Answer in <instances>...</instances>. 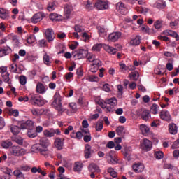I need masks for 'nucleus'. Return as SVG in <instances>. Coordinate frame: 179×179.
I'll return each mask as SVG.
<instances>
[{
  "mask_svg": "<svg viewBox=\"0 0 179 179\" xmlns=\"http://www.w3.org/2000/svg\"><path fill=\"white\" fill-rule=\"evenodd\" d=\"M52 106L59 113H64V109L62 108V101L61 100V95L59 92H57L54 95V101L52 102Z\"/></svg>",
  "mask_w": 179,
  "mask_h": 179,
  "instance_id": "1",
  "label": "nucleus"
},
{
  "mask_svg": "<svg viewBox=\"0 0 179 179\" xmlns=\"http://www.w3.org/2000/svg\"><path fill=\"white\" fill-rule=\"evenodd\" d=\"M10 152L13 156H24L26 155V150L19 145H13L10 148Z\"/></svg>",
  "mask_w": 179,
  "mask_h": 179,
  "instance_id": "2",
  "label": "nucleus"
},
{
  "mask_svg": "<svg viewBox=\"0 0 179 179\" xmlns=\"http://www.w3.org/2000/svg\"><path fill=\"white\" fill-rule=\"evenodd\" d=\"M31 150L35 153H41V155H43L45 157H48V150L47 148H41V145H33Z\"/></svg>",
  "mask_w": 179,
  "mask_h": 179,
  "instance_id": "3",
  "label": "nucleus"
},
{
  "mask_svg": "<svg viewBox=\"0 0 179 179\" xmlns=\"http://www.w3.org/2000/svg\"><path fill=\"white\" fill-rule=\"evenodd\" d=\"M95 101L98 106L101 107V108H106L108 113H114V111H115V106L113 105L106 106V103H104V101L103 99H96Z\"/></svg>",
  "mask_w": 179,
  "mask_h": 179,
  "instance_id": "4",
  "label": "nucleus"
},
{
  "mask_svg": "<svg viewBox=\"0 0 179 179\" xmlns=\"http://www.w3.org/2000/svg\"><path fill=\"white\" fill-rule=\"evenodd\" d=\"M152 141L148 138H144L143 141L140 144V148L144 152H149L152 150Z\"/></svg>",
  "mask_w": 179,
  "mask_h": 179,
  "instance_id": "5",
  "label": "nucleus"
},
{
  "mask_svg": "<svg viewBox=\"0 0 179 179\" xmlns=\"http://www.w3.org/2000/svg\"><path fill=\"white\" fill-rule=\"evenodd\" d=\"M45 36L48 43H52V41L55 39L54 30L51 28H48L45 31Z\"/></svg>",
  "mask_w": 179,
  "mask_h": 179,
  "instance_id": "6",
  "label": "nucleus"
},
{
  "mask_svg": "<svg viewBox=\"0 0 179 179\" xmlns=\"http://www.w3.org/2000/svg\"><path fill=\"white\" fill-rule=\"evenodd\" d=\"M89 52L87 50L84 49H79L76 51V54L74 55V57L76 59H82L83 58H86Z\"/></svg>",
  "mask_w": 179,
  "mask_h": 179,
  "instance_id": "7",
  "label": "nucleus"
},
{
  "mask_svg": "<svg viewBox=\"0 0 179 179\" xmlns=\"http://www.w3.org/2000/svg\"><path fill=\"white\" fill-rule=\"evenodd\" d=\"M30 101L34 106H38V107L44 106V100L38 96H32Z\"/></svg>",
  "mask_w": 179,
  "mask_h": 179,
  "instance_id": "8",
  "label": "nucleus"
},
{
  "mask_svg": "<svg viewBox=\"0 0 179 179\" xmlns=\"http://www.w3.org/2000/svg\"><path fill=\"white\" fill-rule=\"evenodd\" d=\"M159 117L163 121H166L167 122H170L171 121V115H170V112L166 110H162L159 113Z\"/></svg>",
  "mask_w": 179,
  "mask_h": 179,
  "instance_id": "9",
  "label": "nucleus"
},
{
  "mask_svg": "<svg viewBox=\"0 0 179 179\" xmlns=\"http://www.w3.org/2000/svg\"><path fill=\"white\" fill-rule=\"evenodd\" d=\"M93 153H94V150L92 149V145L89 144H86L85 145V150H84V157L85 159H90Z\"/></svg>",
  "mask_w": 179,
  "mask_h": 179,
  "instance_id": "10",
  "label": "nucleus"
},
{
  "mask_svg": "<svg viewBox=\"0 0 179 179\" xmlns=\"http://www.w3.org/2000/svg\"><path fill=\"white\" fill-rule=\"evenodd\" d=\"M20 127L22 129H29L33 131L34 129V122L31 120H27L21 124Z\"/></svg>",
  "mask_w": 179,
  "mask_h": 179,
  "instance_id": "11",
  "label": "nucleus"
},
{
  "mask_svg": "<svg viewBox=\"0 0 179 179\" xmlns=\"http://www.w3.org/2000/svg\"><path fill=\"white\" fill-rule=\"evenodd\" d=\"M43 17H45L44 13H38L33 15L31 18V23H38V22H41V20H43Z\"/></svg>",
  "mask_w": 179,
  "mask_h": 179,
  "instance_id": "12",
  "label": "nucleus"
},
{
  "mask_svg": "<svg viewBox=\"0 0 179 179\" xmlns=\"http://www.w3.org/2000/svg\"><path fill=\"white\" fill-rule=\"evenodd\" d=\"M94 6L99 10H104L105 9H108V4H107V3L106 1H103L101 0H98L95 3Z\"/></svg>",
  "mask_w": 179,
  "mask_h": 179,
  "instance_id": "13",
  "label": "nucleus"
},
{
  "mask_svg": "<svg viewBox=\"0 0 179 179\" xmlns=\"http://www.w3.org/2000/svg\"><path fill=\"white\" fill-rule=\"evenodd\" d=\"M116 10L121 15H127L128 13V9L125 8L124 3H117L116 5Z\"/></svg>",
  "mask_w": 179,
  "mask_h": 179,
  "instance_id": "14",
  "label": "nucleus"
},
{
  "mask_svg": "<svg viewBox=\"0 0 179 179\" xmlns=\"http://www.w3.org/2000/svg\"><path fill=\"white\" fill-rule=\"evenodd\" d=\"M121 32H113L109 34L108 37V41H111L112 43H115L117 40L121 37Z\"/></svg>",
  "mask_w": 179,
  "mask_h": 179,
  "instance_id": "15",
  "label": "nucleus"
},
{
  "mask_svg": "<svg viewBox=\"0 0 179 179\" xmlns=\"http://www.w3.org/2000/svg\"><path fill=\"white\" fill-rule=\"evenodd\" d=\"M34 145H40L41 149H47L50 145H51V143L48 141V139L43 138L40 140V143L38 144Z\"/></svg>",
  "mask_w": 179,
  "mask_h": 179,
  "instance_id": "16",
  "label": "nucleus"
},
{
  "mask_svg": "<svg viewBox=\"0 0 179 179\" xmlns=\"http://www.w3.org/2000/svg\"><path fill=\"white\" fill-rule=\"evenodd\" d=\"M64 141H65V139L62 140L59 138H57L55 140V146L57 148V150H62L64 148Z\"/></svg>",
  "mask_w": 179,
  "mask_h": 179,
  "instance_id": "17",
  "label": "nucleus"
},
{
  "mask_svg": "<svg viewBox=\"0 0 179 179\" xmlns=\"http://www.w3.org/2000/svg\"><path fill=\"white\" fill-rule=\"evenodd\" d=\"M143 169H145V167L143 166V164L141 163L134 164L133 165V170L135 173H142Z\"/></svg>",
  "mask_w": 179,
  "mask_h": 179,
  "instance_id": "18",
  "label": "nucleus"
},
{
  "mask_svg": "<svg viewBox=\"0 0 179 179\" xmlns=\"http://www.w3.org/2000/svg\"><path fill=\"white\" fill-rule=\"evenodd\" d=\"M164 33L166 34V36H170L171 37H173L174 38H176V41H179V36L176 31L171 30H166L164 31Z\"/></svg>",
  "mask_w": 179,
  "mask_h": 179,
  "instance_id": "19",
  "label": "nucleus"
},
{
  "mask_svg": "<svg viewBox=\"0 0 179 179\" xmlns=\"http://www.w3.org/2000/svg\"><path fill=\"white\" fill-rule=\"evenodd\" d=\"M169 132L171 135H176L177 134V125L174 123H171L168 126Z\"/></svg>",
  "mask_w": 179,
  "mask_h": 179,
  "instance_id": "20",
  "label": "nucleus"
},
{
  "mask_svg": "<svg viewBox=\"0 0 179 179\" xmlns=\"http://www.w3.org/2000/svg\"><path fill=\"white\" fill-rule=\"evenodd\" d=\"M103 104H109V106H117L118 104V101L116 98L113 97L109 99H106L103 102Z\"/></svg>",
  "mask_w": 179,
  "mask_h": 179,
  "instance_id": "21",
  "label": "nucleus"
},
{
  "mask_svg": "<svg viewBox=\"0 0 179 179\" xmlns=\"http://www.w3.org/2000/svg\"><path fill=\"white\" fill-rule=\"evenodd\" d=\"M36 92L40 94H44L45 93V87L43 83H38L36 85Z\"/></svg>",
  "mask_w": 179,
  "mask_h": 179,
  "instance_id": "22",
  "label": "nucleus"
},
{
  "mask_svg": "<svg viewBox=\"0 0 179 179\" xmlns=\"http://www.w3.org/2000/svg\"><path fill=\"white\" fill-rule=\"evenodd\" d=\"M104 50L107 51L109 54H116L117 53V49L114 48L113 47L109 46L108 45H104L103 44V46Z\"/></svg>",
  "mask_w": 179,
  "mask_h": 179,
  "instance_id": "23",
  "label": "nucleus"
},
{
  "mask_svg": "<svg viewBox=\"0 0 179 179\" xmlns=\"http://www.w3.org/2000/svg\"><path fill=\"white\" fill-rule=\"evenodd\" d=\"M141 44V36L139 35L136 36L135 38L130 41V45H139Z\"/></svg>",
  "mask_w": 179,
  "mask_h": 179,
  "instance_id": "24",
  "label": "nucleus"
},
{
  "mask_svg": "<svg viewBox=\"0 0 179 179\" xmlns=\"http://www.w3.org/2000/svg\"><path fill=\"white\" fill-rule=\"evenodd\" d=\"M10 52H12V49H10L9 47H8L6 49L0 48V57H5V55H8V54H10Z\"/></svg>",
  "mask_w": 179,
  "mask_h": 179,
  "instance_id": "25",
  "label": "nucleus"
},
{
  "mask_svg": "<svg viewBox=\"0 0 179 179\" xmlns=\"http://www.w3.org/2000/svg\"><path fill=\"white\" fill-rule=\"evenodd\" d=\"M71 13H72V7L70 6H66L64 7V16L66 19H69L71 17Z\"/></svg>",
  "mask_w": 179,
  "mask_h": 179,
  "instance_id": "26",
  "label": "nucleus"
},
{
  "mask_svg": "<svg viewBox=\"0 0 179 179\" xmlns=\"http://www.w3.org/2000/svg\"><path fill=\"white\" fill-rule=\"evenodd\" d=\"M13 145L12 141L9 140H5L1 142V146H2L3 149H9V148H10V146Z\"/></svg>",
  "mask_w": 179,
  "mask_h": 179,
  "instance_id": "27",
  "label": "nucleus"
},
{
  "mask_svg": "<svg viewBox=\"0 0 179 179\" xmlns=\"http://www.w3.org/2000/svg\"><path fill=\"white\" fill-rule=\"evenodd\" d=\"M116 134L118 136H124L125 135V128L124 126H119L116 129Z\"/></svg>",
  "mask_w": 179,
  "mask_h": 179,
  "instance_id": "28",
  "label": "nucleus"
},
{
  "mask_svg": "<svg viewBox=\"0 0 179 179\" xmlns=\"http://www.w3.org/2000/svg\"><path fill=\"white\" fill-rule=\"evenodd\" d=\"M140 129L143 134V135H148V134L150 132V129L145 124H141L140 126Z\"/></svg>",
  "mask_w": 179,
  "mask_h": 179,
  "instance_id": "29",
  "label": "nucleus"
},
{
  "mask_svg": "<svg viewBox=\"0 0 179 179\" xmlns=\"http://www.w3.org/2000/svg\"><path fill=\"white\" fill-rule=\"evenodd\" d=\"M9 16V12L3 8H0V18L1 19H6V17H8Z\"/></svg>",
  "mask_w": 179,
  "mask_h": 179,
  "instance_id": "30",
  "label": "nucleus"
},
{
  "mask_svg": "<svg viewBox=\"0 0 179 179\" xmlns=\"http://www.w3.org/2000/svg\"><path fill=\"white\" fill-rule=\"evenodd\" d=\"M43 135L46 138H52L54 137V131L52 129H45L43 131Z\"/></svg>",
  "mask_w": 179,
  "mask_h": 179,
  "instance_id": "31",
  "label": "nucleus"
},
{
  "mask_svg": "<svg viewBox=\"0 0 179 179\" xmlns=\"http://www.w3.org/2000/svg\"><path fill=\"white\" fill-rule=\"evenodd\" d=\"M90 171H96V173H100V168L96 164H91L88 167Z\"/></svg>",
  "mask_w": 179,
  "mask_h": 179,
  "instance_id": "32",
  "label": "nucleus"
},
{
  "mask_svg": "<svg viewBox=\"0 0 179 179\" xmlns=\"http://www.w3.org/2000/svg\"><path fill=\"white\" fill-rule=\"evenodd\" d=\"M159 110H160V107L159 106V105L153 103L151 106L150 111L152 114L156 115L159 113Z\"/></svg>",
  "mask_w": 179,
  "mask_h": 179,
  "instance_id": "33",
  "label": "nucleus"
},
{
  "mask_svg": "<svg viewBox=\"0 0 179 179\" xmlns=\"http://www.w3.org/2000/svg\"><path fill=\"white\" fill-rule=\"evenodd\" d=\"M14 176L16 177V179H24V174L22 173L21 170L14 171Z\"/></svg>",
  "mask_w": 179,
  "mask_h": 179,
  "instance_id": "34",
  "label": "nucleus"
},
{
  "mask_svg": "<svg viewBox=\"0 0 179 179\" xmlns=\"http://www.w3.org/2000/svg\"><path fill=\"white\" fill-rule=\"evenodd\" d=\"M82 167H83V164H82V162H76L74 164L73 171H82Z\"/></svg>",
  "mask_w": 179,
  "mask_h": 179,
  "instance_id": "35",
  "label": "nucleus"
},
{
  "mask_svg": "<svg viewBox=\"0 0 179 179\" xmlns=\"http://www.w3.org/2000/svg\"><path fill=\"white\" fill-rule=\"evenodd\" d=\"M150 117V113L149 110H144L141 114V118L144 121H148Z\"/></svg>",
  "mask_w": 179,
  "mask_h": 179,
  "instance_id": "36",
  "label": "nucleus"
},
{
  "mask_svg": "<svg viewBox=\"0 0 179 179\" xmlns=\"http://www.w3.org/2000/svg\"><path fill=\"white\" fill-rule=\"evenodd\" d=\"M108 173L111 176V177H113V178H117L118 176V173H117V171H115L113 168H108Z\"/></svg>",
  "mask_w": 179,
  "mask_h": 179,
  "instance_id": "37",
  "label": "nucleus"
},
{
  "mask_svg": "<svg viewBox=\"0 0 179 179\" xmlns=\"http://www.w3.org/2000/svg\"><path fill=\"white\" fill-rule=\"evenodd\" d=\"M101 48H103V44L102 43H96V44L94 45L92 50V51L99 52V51H101Z\"/></svg>",
  "mask_w": 179,
  "mask_h": 179,
  "instance_id": "38",
  "label": "nucleus"
},
{
  "mask_svg": "<svg viewBox=\"0 0 179 179\" xmlns=\"http://www.w3.org/2000/svg\"><path fill=\"white\" fill-rule=\"evenodd\" d=\"M43 62L45 65H48V66L51 65V62H50V56L47 55V53L43 55Z\"/></svg>",
  "mask_w": 179,
  "mask_h": 179,
  "instance_id": "39",
  "label": "nucleus"
},
{
  "mask_svg": "<svg viewBox=\"0 0 179 179\" xmlns=\"http://www.w3.org/2000/svg\"><path fill=\"white\" fill-rule=\"evenodd\" d=\"M87 79L89 82H99V77L94 75L89 76Z\"/></svg>",
  "mask_w": 179,
  "mask_h": 179,
  "instance_id": "40",
  "label": "nucleus"
},
{
  "mask_svg": "<svg viewBox=\"0 0 179 179\" xmlns=\"http://www.w3.org/2000/svg\"><path fill=\"white\" fill-rule=\"evenodd\" d=\"M11 132L13 134V135H17L19 132H20V127L18 126H13L11 127Z\"/></svg>",
  "mask_w": 179,
  "mask_h": 179,
  "instance_id": "41",
  "label": "nucleus"
},
{
  "mask_svg": "<svg viewBox=\"0 0 179 179\" xmlns=\"http://www.w3.org/2000/svg\"><path fill=\"white\" fill-rule=\"evenodd\" d=\"M9 73H1V76L4 80V82H6V83H9V80H10V78H9Z\"/></svg>",
  "mask_w": 179,
  "mask_h": 179,
  "instance_id": "42",
  "label": "nucleus"
},
{
  "mask_svg": "<svg viewBox=\"0 0 179 179\" xmlns=\"http://www.w3.org/2000/svg\"><path fill=\"white\" fill-rule=\"evenodd\" d=\"M12 141L13 142H16L17 145H23V138L22 137H13Z\"/></svg>",
  "mask_w": 179,
  "mask_h": 179,
  "instance_id": "43",
  "label": "nucleus"
},
{
  "mask_svg": "<svg viewBox=\"0 0 179 179\" xmlns=\"http://www.w3.org/2000/svg\"><path fill=\"white\" fill-rule=\"evenodd\" d=\"M129 78L133 79V80H138L139 78V73L138 72H134L131 74L129 75Z\"/></svg>",
  "mask_w": 179,
  "mask_h": 179,
  "instance_id": "44",
  "label": "nucleus"
},
{
  "mask_svg": "<svg viewBox=\"0 0 179 179\" xmlns=\"http://www.w3.org/2000/svg\"><path fill=\"white\" fill-rule=\"evenodd\" d=\"M19 81L20 85H22V86H24V85H26L27 82V78H26L25 76H20L19 78Z\"/></svg>",
  "mask_w": 179,
  "mask_h": 179,
  "instance_id": "45",
  "label": "nucleus"
},
{
  "mask_svg": "<svg viewBox=\"0 0 179 179\" xmlns=\"http://www.w3.org/2000/svg\"><path fill=\"white\" fill-rule=\"evenodd\" d=\"M164 155L163 154V152L162 151H157L155 152V159H157L158 160H160V159H163Z\"/></svg>",
  "mask_w": 179,
  "mask_h": 179,
  "instance_id": "46",
  "label": "nucleus"
},
{
  "mask_svg": "<svg viewBox=\"0 0 179 179\" xmlns=\"http://www.w3.org/2000/svg\"><path fill=\"white\" fill-rule=\"evenodd\" d=\"M47 8L49 12H52V10H55V8H57V6L55 5V3L52 2L48 3Z\"/></svg>",
  "mask_w": 179,
  "mask_h": 179,
  "instance_id": "47",
  "label": "nucleus"
},
{
  "mask_svg": "<svg viewBox=\"0 0 179 179\" xmlns=\"http://www.w3.org/2000/svg\"><path fill=\"white\" fill-rule=\"evenodd\" d=\"M27 136L31 138H36V136H37V133L36 132V131H34V129L29 130L27 132Z\"/></svg>",
  "mask_w": 179,
  "mask_h": 179,
  "instance_id": "48",
  "label": "nucleus"
},
{
  "mask_svg": "<svg viewBox=\"0 0 179 179\" xmlns=\"http://www.w3.org/2000/svg\"><path fill=\"white\" fill-rule=\"evenodd\" d=\"M4 170V173L7 174V176H5V179H10V173H12V171L9 168H4L3 169Z\"/></svg>",
  "mask_w": 179,
  "mask_h": 179,
  "instance_id": "49",
  "label": "nucleus"
},
{
  "mask_svg": "<svg viewBox=\"0 0 179 179\" xmlns=\"http://www.w3.org/2000/svg\"><path fill=\"white\" fill-rule=\"evenodd\" d=\"M162 24H163V21H162V20H157L154 23V27L155 29H157V30H159V29H162Z\"/></svg>",
  "mask_w": 179,
  "mask_h": 179,
  "instance_id": "50",
  "label": "nucleus"
},
{
  "mask_svg": "<svg viewBox=\"0 0 179 179\" xmlns=\"http://www.w3.org/2000/svg\"><path fill=\"white\" fill-rule=\"evenodd\" d=\"M10 72L15 73L17 72V64L16 63L12 64L10 67Z\"/></svg>",
  "mask_w": 179,
  "mask_h": 179,
  "instance_id": "51",
  "label": "nucleus"
},
{
  "mask_svg": "<svg viewBox=\"0 0 179 179\" xmlns=\"http://www.w3.org/2000/svg\"><path fill=\"white\" fill-rule=\"evenodd\" d=\"M13 43L16 45V47H19V40L17 39V35H13L12 36Z\"/></svg>",
  "mask_w": 179,
  "mask_h": 179,
  "instance_id": "52",
  "label": "nucleus"
},
{
  "mask_svg": "<svg viewBox=\"0 0 179 179\" xmlns=\"http://www.w3.org/2000/svg\"><path fill=\"white\" fill-rule=\"evenodd\" d=\"M34 41H36V37L34 36V35H30L27 39V42L28 43V44H33Z\"/></svg>",
  "mask_w": 179,
  "mask_h": 179,
  "instance_id": "53",
  "label": "nucleus"
},
{
  "mask_svg": "<svg viewBox=\"0 0 179 179\" xmlns=\"http://www.w3.org/2000/svg\"><path fill=\"white\" fill-rule=\"evenodd\" d=\"M129 69V67L127 66V65L124 63L120 64V72H124V71H128Z\"/></svg>",
  "mask_w": 179,
  "mask_h": 179,
  "instance_id": "54",
  "label": "nucleus"
},
{
  "mask_svg": "<svg viewBox=\"0 0 179 179\" xmlns=\"http://www.w3.org/2000/svg\"><path fill=\"white\" fill-rule=\"evenodd\" d=\"M38 47H47V41L45 39H42L38 41Z\"/></svg>",
  "mask_w": 179,
  "mask_h": 179,
  "instance_id": "55",
  "label": "nucleus"
},
{
  "mask_svg": "<svg viewBox=\"0 0 179 179\" xmlns=\"http://www.w3.org/2000/svg\"><path fill=\"white\" fill-rule=\"evenodd\" d=\"M10 115H13V117H19V110H9Z\"/></svg>",
  "mask_w": 179,
  "mask_h": 179,
  "instance_id": "56",
  "label": "nucleus"
},
{
  "mask_svg": "<svg viewBox=\"0 0 179 179\" xmlns=\"http://www.w3.org/2000/svg\"><path fill=\"white\" fill-rule=\"evenodd\" d=\"M49 19H50V20H52V22H54V20H58V14L57 13L50 14Z\"/></svg>",
  "mask_w": 179,
  "mask_h": 179,
  "instance_id": "57",
  "label": "nucleus"
},
{
  "mask_svg": "<svg viewBox=\"0 0 179 179\" xmlns=\"http://www.w3.org/2000/svg\"><path fill=\"white\" fill-rule=\"evenodd\" d=\"M95 128H96V131H97L98 132H100V131L103 129V122H100L96 123Z\"/></svg>",
  "mask_w": 179,
  "mask_h": 179,
  "instance_id": "58",
  "label": "nucleus"
},
{
  "mask_svg": "<svg viewBox=\"0 0 179 179\" xmlns=\"http://www.w3.org/2000/svg\"><path fill=\"white\" fill-rule=\"evenodd\" d=\"M97 30L99 36H103V34H106V29L101 27H97Z\"/></svg>",
  "mask_w": 179,
  "mask_h": 179,
  "instance_id": "59",
  "label": "nucleus"
},
{
  "mask_svg": "<svg viewBox=\"0 0 179 179\" xmlns=\"http://www.w3.org/2000/svg\"><path fill=\"white\" fill-rule=\"evenodd\" d=\"M92 65H93L94 66H97L99 68V66H101V62L100 61V59H95V60L92 62Z\"/></svg>",
  "mask_w": 179,
  "mask_h": 179,
  "instance_id": "60",
  "label": "nucleus"
},
{
  "mask_svg": "<svg viewBox=\"0 0 179 179\" xmlns=\"http://www.w3.org/2000/svg\"><path fill=\"white\" fill-rule=\"evenodd\" d=\"M103 90H104V92H107L108 93V92H111V89H110V84L108 83H106L103 85L102 87Z\"/></svg>",
  "mask_w": 179,
  "mask_h": 179,
  "instance_id": "61",
  "label": "nucleus"
},
{
  "mask_svg": "<svg viewBox=\"0 0 179 179\" xmlns=\"http://www.w3.org/2000/svg\"><path fill=\"white\" fill-rule=\"evenodd\" d=\"M115 151H110L109 152L106 154V159H113L114 157Z\"/></svg>",
  "mask_w": 179,
  "mask_h": 179,
  "instance_id": "62",
  "label": "nucleus"
},
{
  "mask_svg": "<svg viewBox=\"0 0 179 179\" xmlns=\"http://www.w3.org/2000/svg\"><path fill=\"white\" fill-rule=\"evenodd\" d=\"M74 30L77 33H82V31H83V29H82V27L80 25H75Z\"/></svg>",
  "mask_w": 179,
  "mask_h": 179,
  "instance_id": "63",
  "label": "nucleus"
},
{
  "mask_svg": "<svg viewBox=\"0 0 179 179\" xmlns=\"http://www.w3.org/2000/svg\"><path fill=\"white\" fill-rule=\"evenodd\" d=\"M179 148V138L174 141V143L172 145V149H178Z\"/></svg>",
  "mask_w": 179,
  "mask_h": 179,
  "instance_id": "64",
  "label": "nucleus"
}]
</instances>
